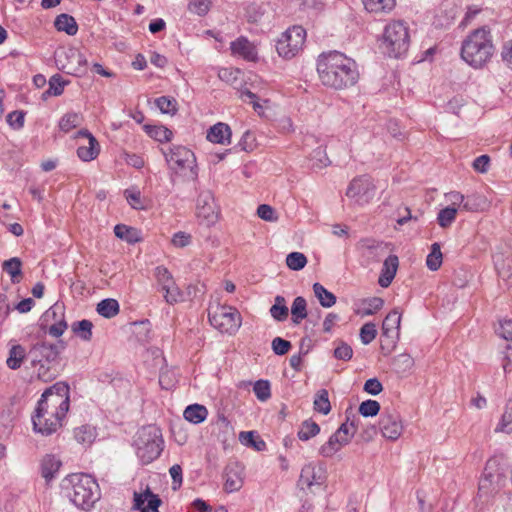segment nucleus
Listing matches in <instances>:
<instances>
[{
  "label": "nucleus",
  "mask_w": 512,
  "mask_h": 512,
  "mask_svg": "<svg viewBox=\"0 0 512 512\" xmlns=\"http://www.w3.org/2000/svg\"><path fill=\"white\" fill-rule=\"evenodd\" d=\"M70 407V387L59 381L47 388L41 395L32 415L33 429L43 436H49L62 427Z\"/></svg>",
  "instance_id": "obj_1"
},
{
  "label": "nucleus",
  "mask_w": 512,
  "mask_h": 512,
  "mask_svg": "<svg viewBox=\"0 0 512 512\" xmlns=\"http://www.w3.org/2000/svg\"><path fill=\"white\" fill-rule=\"evenodd\" d=\"M317 72L321 83L335 90L349 88L359 79L356 62L336 50L323 52L318 56Z\"/></svg>",
  "instance_id": "obj_2"
},
{
  "label": "nucleus",
  "mask_w": 512,
  "mask_h": 512,
  "mask_svg": "<svg viewBox=\"0 0 512 512\" xmlns=\"http://www.w3.org/2000/svg\"><path fill=\"white\" fill-rule=\"evenodd\" d=\"M61 488L64 495L83 511H90L101 497L96 479L85 473L66 476L62 480Z\"/></svg>",
  "instance_id": "obj_3"
},
{
  "label": "nucleus",
  "mask_w": 512,
  "mask_h": 512,
  "mask_svg": "<svg viewBox=\"0 0 512 512\" xmlns=\"http://www.w3.org/2000/svg\"><path fill=\"white\" fill-rule=\"evenodd\" d=\"M494 53L490 31L479 28L471 32L462 43L461 57L470 66L480 68Z\"/></svg>",
  "instance_id": "obj_4"
},
{
  "label": "nucleus",
  "mask_w": 512,
  "mask_h": 512,
  "mask_svg": "<svg viewBox=\"0 0 512 512\" xmlns=\"http://www.w3.org/2000/svg\"><path fill=\"white\" fill-rule=\"evenodd\" d=\"M160 151L171 171L187 180H197L198 167L196 157L190 149L181 145H173L168 148L161 147Z\"/></svg>",
  "instance_id": "obj_5"
},
{
  "label": "nucleus",
  "mask_w": 512,
  "mask_h": 512,
  "mask_svg": "<svg viewBox=\"0 0 512 512\" xmlns=\"http://www.w3.org/2000/svg\"><path fill=\"white\" fill-rule=\"evenodd\" d=\"M163 438L156 426L142 427L135 439L136 454L142 464H149L157 459L163 450Z\"/></svg>",
  "instance_id": "obj_6"
},
{
  "label": "nucleus",
  "mask_w": 512,
  "mask_h": 512,
  "mask_svg": "<svg viewBox=\"0 0 512 512\" xmlns=\"http://www.w3.org/2000/svg\"><path fill=\"white\" fill-rule=\"evenodd\" d=\"M65 348L66 343L63 340H59L55 344L39 341L31 345L28 351V358H30L33 367L39 365V377L44 378L49 370V366L46 367L43 362L47 364L57 363L59 355Z\"/></svg>",
  "instance_id": "obj_7"
},
{
  "label": "nucleus",
  "mask_w": 512,
  "mask_h": 512,
  "mask_svg": "<svg viewBox=\"0 0 512 512\" xmlns=\"http://www.w3.org/2000/svg\"><path fill=\"white\" fill-rule=\"evenodd\" d=\"M410 45L409 28L403 20H393L386 25V55L402 58Z\"/></svg>",
  "instance_id": "obj_8"
},
{
  "label": "nucleus",
  "mask_w": 512,
  "mask_h": 512,
  "mask_svg": "<svg viewBox=\"0 0 512 512\" xmlns=\"http://www.w3.org/2000/svg\"><path fill=\"white\" fill-rule=\"evenodd\" d=\"M210 324L221 333L234 334L241 326V315L231 306L216 305L208 310Z\"/></svg>",
  "instance_id": "obj_9"
},
{
  "label": "nucleus",
  "mask_w": 512,
  "mask_h": 512,
  "mask_svg": "<svg viewBox=\"0 0 512 512\" xmlns=\"http://www.w3.org/2000/svg\"><path fill=\"white\" fill-rule=\"evenodd\" d=\"M506 476L497 458H490L485 465L479 480L478 494L480 497H489L497 493L505 484Z\"/></svg>",
  "instance_id": "obj_10"
},
{
  "label": "nucleus",
  "mask_w": 512,
  "mask_h": 512,
  "mask_svg": "<svg viewBox=\"0 0 512 512\" xmlns=\"http://www.w3.org/2000/svg\"><path fill=\"white\" fill-rule=\"evenodd\" d=\"M306 31L301 26H293L282 33L276 43V50L280 57L291 59L295 57L305 43Z\"/></svg>",
  "instance_id": "obj_11"
},
{
  "label": "nucleus",
  "mask_w": 512,
  "mask_h": 512,
  "mask_svg": "<svg viewBox=\"0 0 512 512\" xmlns=\"http://www.w3.org/2000/svg\"><path fill=\"white\" fill-rule=\"evenodd\" d=\"M356 430L354 421L341 424L337 431L329 437L328 441L320 447L319 453L323 457H332L342 446L350 442Z\"/></svg>",
  "instance_id": "obj_12"
},
{
  "label": "nucleus",
  "mask_w": 512,
  "mask_h": 512,
  "mask_svg": "<svg viewBox=\"0 0 512 512\" xmlns=\"http://www.w3.org/2000/svg\"><path fill=\"white\" fill-rule=\"evenodd\" d=\"M375 195V185L371 177L362 175L354 178L346 191V196L352 199L359 205H364L370 202Z\"/></svg>",
  "instance_id": "obj_13"
},
{
  "label": "nucleus",
  "mask_w": 512,
  "mask_h": 512,
  "mask_svg": "<svg viewBox=\"0 0 512 512\" xmlns=\"http://www.w3.org/2000/svg\"><path fill=\"white\" fill-rule=\"evenodd\" d=\"M74 138L78 143L77 156L83 162H90L97 158L100 153V144L89 130H77Z\"/></svg>",
  "instance_id": "obj_14"
},
{
  "label": "nucleus",
  "mask_w": 512,
  "mask_h": 512,
  "mask_svg": "<svg viewBox=\"0 0 512 512\" xmlns=\"http://www.w3.org/2000/svg\"><path fill=\"white\" fill-rule=\"evenodd\" d=\"M197 216L213 222L216 219V203L214 195L210 190L199 193L196 202Z\"/></svg>",
  "instance_id": "obj_15"
},
{
  "label": "nucleus",
  "mask_w": 512,
  "mask_h": 512,
  "mask_svg": "<svg viewBox=\"0 0 512 512\" xmlns=\"http://www.w3.org/2000/svg\"><path fill=\"white\" fill-rule=\"evenodd\" d=\"M161 503L160 497L154 494L149 487L143 492H134L133 508L140 512H158Z\"/></svg>",
  "instance_id": "obj_16"
},
{
  "label": "nucleus",
  "mask_w": 512,
  "mask_h": 512,
  "mask_svg": "<svg viewBox=\"0 0 512 512\" xmlns=\"http://www.w3.org/2000/svg\"><path fill=\"white\" fill-rule=\"evenodd\" d=\"M357 250L359 251L363 261L368 265L372 262H379L381 260L384 247L374 239L365 238L358 242Z\"/></svg>",
  "instance_id": "obj_17"
},
{
  "label": "nucleus",
  "mask_w": 512,
  "mask_h": 512,
  "mask_svg": "<svg viewBox=\"0 0 512 512\" xmlns=\"http://www.w3.org/2000/svg\"><path fill=\"white\" fill-rule=\"evenodd\" d=\"M401 318L402 312L398 308L386 314V348L396 346L400 337Z\"/></svg>",
  "instance_id": "obj_18"
},
{
  "label": "nucleus",
  "mask_w": 512,
  "mask_h": 512,
  "mask_svg": "<svg viewBox=\"0 0 512 512\" xmlns=\"http://www.w3.org/2000/svg\"><path fill=\"white\" fill-rule=\"evenodd\" d=\"M224 489L228 493L236 492L243 485V467L238 462L229 463L225 468Z\"/></svg>",
  "instance_id": "obj_19"
},
{
  "label": "nucleus",
  "mask_w": 512,
  "mask_h": 512,
  "mask_svg": "<svg viewBox=\"0 0 512 512\" xmlns=\"http://www.w3.org/2000/svg\"><path fill=\"white\" fill-rule=\"evenodd\" d=\"M414 367V359L407 353L399 354L390 362V371L397 377L409 375Z\"/></svg>",
  "instance_id": "obj_20"
},
{
  "label": "nucleus",
  "mask_w": 512,
  "mask_h": 512,
  "mask_svg": "<svg viewBox=\"0 0 512 512\" xmlns=\"http://www.w3.org/2000/svg\"><path fill=\"white\" fill-rule=\"evenodd\" d=\"M230 48L234 55H239L248 61L257 59V51L254 45L245 37H239L231 42Z\"/></svg>",
  "instance_id": "obj_21"
},
{
  "label": "nucleus",
  "mask_w": 512,
  "mask_h": 512,
  "mask_svg": "<svg viewBox=\"0 0 512 512\" xmlns=\"http://www.w3.org/2000/svg\"><path fill=\"white\" fill-rule=\"evenodd\" d=\"M61 461L52 454H47L41 460V475L47 482L55 477L61 467Z\"/></svg>",
  "instance_id": "obj_22"
},
{
  "label": "nucleus",
  "mask_w": 512,
  "mask_h": 512,
  "mask_svg": "<svg viewBox=\"0 0 512 512\" xmlns=\"http://www.w3.org/2000/svg\"><path fill=\"white\" fill-rule=\"evenodd\" d=\"M239 441L246 447L253 448L257 452L266 450V443L256 431H242Z\"/></svg>",
  "instance_id": "obj_23"
},
{
  "label": "nucleus",
  "mask_w": 512,
  "mask_h": 512,
  "mask_svg": "<svg viewBox=\"0 0 512 512\" xmlns=\"http://www.w3.org/2000/svg\"><path fill=\"white\" fill-rule=\"evenodd\" d=\"M54 26L58 31L74 36L78 32V24L75 18L69 14L62 13L55 18Z\"/></svg>",
  "instance_id": "obj_24"
},
{
  "label": "nucleus",
  "mask_w": 512,
  "mask_h": 512,
  "mask_svg": "<svg viewBox=\"0 0 512 512\" xmlns=\"http://www.w3.org/2000/svg\"><path fill=\"white\" fill-rule=\"evenodd\" d=\"M26 357H28V352L22 345H20V344L12 345L9 350V355L6 360V364H7L8 368H10L12 370H17L21 367V365Z\"/></svg>",
  "instance_id": "obj_25"
},
{
  "label": "nucleus",
  "mask_w": 512,
  "mask_h": 512,
  "mask_svg": "<svg viewBox=\"0 0 512 512\" xmlns=\"http://www.w3.org/2000/svg\"><path fill=\"white\" fill-rule=\"evenodd\" d=\"M208 415V410L205 406L200 404H191L184 410L183 417L190 423H202Z\"/></svg>",
  "instance_id": "obj_26"
},
{
  "label": "nucleus",
  "mask_w": 512,
  "mask_h": 512,
  "mask_svg": "<svg viewBox=\"0 0 512 512\" xmlns=\"http://www.w3.org/2000/svg\"><path fill=\"white\" fill-rule=\"evenodd\" d=\"M319 477H316L315 467L311 464L305 465L302 470L298 480V486L301 489L311 488L313 485H321L322 482L319 481Z\"/></svg>",
  "instance_id": "obj_27"
},
{
  "label": "nucleus",
  "mask_w": 512,
  "mask_h": 512,
  "mask_svg": "<svg viewBox=\"0 0 512 512\" xmlns=\"http://www.w3.org/2000/svg\"><path fill=\"white\" fill-rule=\"evenodd\" d=\"M403 432L402 421L398 415H386V440H397Z\"/></svg>",
  "instance_id": "obj_28"
},
{
  "label": "nucleus",
  "mask_w": 512,
  "mask_h": 512,
  "mask_svg": "<svg viewBox=\"0 0 512 512\" xmlns=\"http://www.w3.org/2000/svg\"><path fill=\"white\" fill-rule=\"evenodd\" d=\"M22 262L20 258L13 257L8 260H5L2 264V269L6 273H8L11 277V282L13 284H17L22 279Z\"/></svg>",
  "instance_id": "obj_29"
},
{
  "label": "nucleus",
  "mask_w": 512,
  "mask_h": 512,
  "mask_svg": "<svg viewBox=\"0 0 512 512\" xmlns=\"http://www.w3.org/2000/svg\"><path fill=\"white\" fill-rule=\"evenodd\" d=\"M65 56L71 60V63L77 64L75 68H69L68 73L77 75L85 72L87 59L79 50L71 48L65 53Z\"/></svg>",
  "instance_id": "obj_30"
},
{
  "label": "nucleus",
  "mask_w": 512,
  "mask_h": 512,
  "mask_svg": "<svg viewBox=\"0 0 512 512\" xmlns=\"http://www.w3.org/2000/svg\"><path fill=\"white\" fill-rule=\"evenodd\" d=\"M93 323L90 320L83 319L75 321L71 325L72 332L83 341H90L92 339Z\"/></svg>",
  "instance_id": "obj_31"
},
{
  "label": "nucleus",
  "mask_w": 512,
  "mask_h": 512,
  "mask_svg": "<svg viewBox=\"0 0 512 512\" xmlns=\"http://www.w3.org/2000/svg\"><path fill=\"white\" fill-rule=\"evenodd\" d=\"M313 292L322 307L330 308L336 303V296L318 282L313 284Z\"/></svg>",
  "instance_id": "obj_32"
},
{
  "label": "nucleus",
  "mask_w": 512,
  "mask_h": 512,
  "mask_svg": "<svg viewBox=\"0 0 512 512\" xmlns=\"http://www.w3.org/2000/svg\"><path fill=\"white\" fill-rule=\"evenodd\" d=\"M69 84L68 80H64L60 74H54L48 81L49 88L43 93V98L47 96H60L66 85Z\"/></svg>",
  "instance_id": "obj_33"
},
{
  "label": "nucleus",
  "mask_w": 512,
  "mask_h": 512,
  "mask_svg": "<svg viewBox=\"0 0 512 512\" xmlns=\"http://www.w3.org/2000/svg\"><path fill=\"white\" fill-rule=\"evenodd\" d=\"M96 311L104 318H112L119 313V303L112 298L104 299L97 304Z\"/></svg>",
  "instance_id": "obj_34"
},
{
  "label": "nucleus",
  "mask_w": 512,
  "mask_h": 512,
  "mask_svg": "<svg viewBox=\"0 0 512 512\" xmlns=\"http://www.w3.org/2000/svg\"><path fill=\"white\" fill-rule=\"evenodd\" d=\"M291 319L294 324H299L307 317V302L304 297L298 296L294 299L291 306Z\"/></svg>",
  "instance_id": "obj_35"
},
{
  "label": "nucleus",
  "mask_w": 512,
  "mask_h": 512,
  "mask_svg": "<svg viewBox=\"0 0 512 512\" xmlns=\"http://www.w3.org/2000/svg\"><path fill=\"white\" fill-rule=\"evenodd\" d=\"M313 408L316 412L327 415L331 411V403L329 401V393L326 389H320L315 394Z\"/></svg>",
  "instance_id": "obj_36"
},
{
  "label": "nucleus",
  "mask_w": 512,
  "mask_h": 512,
  "mask_svg": "<svg viewBox=\"0 0 512 512\" xmlns=\"http://www.w3.org/2000/svg\"><path fill=\"white\" fill-rule=\"evenodd\" d=\"M270 314L279 322L285 321L288 318L289 309L283 296L277 295L275 297V303L270 308Z\"/></svg>",
  "instance_id": "obj_37"
},
{
  "label": "nucleus",
  "mask_w": 512,
  "mask_h": 512,
  "mask_svg": "<svg viewBox=\"0 0 512 512\" xmlns=\"http://www.w3.org/2000/svg\"><path fill=\"white\" fill-rule=\"evenodd\" d=\"M320 433V426L313 420L308 419L302 422L298 431V438L307 441Z\"/></svg>",
  "instance_id": "obj_38"
},
{
  "label": "nucleus",
  "mask_w": 512,
  "mask_h": 512,
  "mask_svg": "<svg viewBox=\"0 0 512 512\" xmlns=\"http://www.w3.org/2000/svg\"><path fill=\"white\" fill-rule=\"evenodd\" d=\"M442 253L440 244L435 242L431 245V251L426 258V265L431 271H436L442 264Z\"/></svg>",
  "instance_id": "obj_39"
},
{
  "label": "nucleus",
  "mask_w": 512,
  "mask_h": 512,
  "mask_svg": "<svg viewBox=\"0 0 512 512\" xmlns=\"http://www.w3.org/2000/svg\"><path fill=\"white\" fill-rule=\"evenodd\" d=\"M114 233L116 237L128 243H135L138 240L136 236L137 231L134 228L129 227L125 224H117L114 227Z\"/></svg>",
  "instance_id": "obj_40"
},
{
  "label": "nucleus",
  "mask_w": 512,
  "mask_h": 512,
  "mask_svg": "<svg viewBox=\"0 0 512 512\" xmlns=\"http://www.w3.org/2000/svg\"><path fill=\"white\" fill-rule=\"evenodd\" d=\"M74 438L78 443L91 444L95 438L94 429L89 425H82L74 429Z\"/></svg>",
  "instance_id": "obj_41"
},
{
  "label": "nucleus",
  "mask_w": 512,
  "mask_h": 512,
  "mask_svg": "<svg viewBox=\"0 0 512 512\" xmlns=\"http://www.w3.org/2000/svg\"><path fill=\"white\" fill-rule=\"evenodd\" d=\"M124 195H125V198H126L128 204L133 209H136V210L145 209V204H144L143 198L141 196V192L137 188L133 187V188L126 189L124 191Z\"/></svg>",
  "instance_id": "obj_42"
},
{
  "label": "nucleus",
  "mask_w": 512,
  "mask_h": 512,
  "mask_svg": "<svg viewBox=\"0 0 512 512\" xmlns=\"http://www.w3.org/2000/svg\"><path fill=\"white\" fill-rule=\"evenodd\" d=\"M219 78L226 83L236 86L242 82V71L234 68H222L218 73Z\"/></svg>",
  "instance_id": "obj_43"
},
{
  "label": "nucleus",
  "mask_w": 512,
  "mask_h": 512,
  "mask_svg": "<svg viewBox=\"0 0 512 512\" xmlns=\"http://www.w3.org/2000/svg\"><path fill=\"white\" fill-rule=\"evenodd\" d=\"M207 140L212 143L231 144L232 130H207Z\"/></svg>",
  "instance_id": "obj_44"
},
{
  "label": "nucleus",
  "mask_w": 512,
  "mask_h": 512,
  "mask_svg": "<svg viewBox=\"0 0 512 512\" xmlns=\"http://www.w3.org/2000/svg\"><path fill=\"white\" fill-rule=\"evenodd\" d=\"M307 264L306 256L301 252H291L286 257V265L294 271L303 269Z\"/></svg>",
  "instance_id": "obj_45"
},
{
  "label": "nucleus",
  "mask_w": 512,
  "mask_h": 512,
  "mask_svg": "<svg viewBox=\"0 0 512 512\" xmlns=\"http://www.w3.org/2000/svg\"><path fill=\"white\" fill-rule=\"evenodd\" d=\"M253 391L259 401H267L271 397L270 382L263 379L256 381L253 386Z\"/></svg>",
  "instance_id": "obj_46"
},
{
  "label": "nucleus",
  "mask_w": 512,
  "mask_h": 512,
  "mask_svg": "<svg viewBox=\"0 0 512 512\" xmlns=\"http://www.w3.org/2000/svg\"><path fill=\"white\" fill-rule=\"evenodd\" d=\"M457 215V208L448 206L438 213L437 221L442 228L449 227L455 220Z\"/></svg>",
  "instance_id": "obj_47"
},
{
  "label": "nucleus",
  "mask_w": 512,
  "mask_h": 512,
  "mask_svg": "<svg viewBox=\"0 0 512 512\" xmlns=\"http://www.w3.org/2000/svg\"><path fill=\"white\" fill-rule=\"evenodd\" d=\"M83 124V116L75 112L66 113L59 121V128H78Z\"/></svg>",
  "instance_id": "obj_48"
},
{
  "label": "nucleus",
  "mask_w": 512,
  "mask_h": 512,
  "mask_svg": "<svg viewBox=\"0 0 512 512\" xmlns=\"http://www.w3.org/2000/svg\"><path fill=\"white\" fill-rule=\"evenodd\" d=\"M496 432H512V399L506 405L501 421L495 429Z\"/></svg>",
  "instance_id": "obj_49"
},
{
  "label": "nucleus",
  "mask_w": 512,
  "mask_h": 512,
  "mask_svg": "<svg viewBox=\"0 0 512 512\" xmlns=\"http://www.w3.org/2000/svg\"><path fill=\"white\" fill-rule=\"evenodd\" d=\"M380 409L381 405L378 401L368 399L360 404L358 411L363 417H374L379 413Z\"/></svg>",
  "instance_id": "obj_50"
},
{
  "label": "nucleus",
  "mask_w": 512,
  "mask_h": 512,
  "mask_svg": "<svg viewBox=\"0 0 512 512\" xmlns=\"http://www.w3.org/2000/svg\"><path fill=\"white\" fill-rule=\"evenodd\" d=\"M237 145L243 151H252L257 146V139L253 130H245Z\"/></svg>",
  "instance_id": "obj_51"
},
{
  "label": "nucleus",
  "mask_w": 512,
  "mask_h": 512,
  "mask_svg": "<svg viewBox=\"0 0 512 512\" xmlns=\"http://www.w3.org/2000/svg\"><path fill=\"white\" fill-rule=\"evenodd\" d=\"M154 276L157 280L158 285L160 288L166 286V285H172L174 284L175 280L170 273V271L165 266H157L154 270Z\"/></svg>",
  "instance_id": "obj_52"
},
{
  "label": "nucleus",
  "mask_w": 512,
  "mask_h": 512,
  "mask_svg": "<svg viewBox=\"0 0 512 512\" xmlns=\"http://www.w3.org/2000/svg\"><path fill=\"white\" fill-rule=\"evenodd\" d=\"M399 267V259L396 255H389L386 258V288L392 283Z\"/></svg>",
  "instance_id": "obj_53"
},
{
  "label": "nucleus",
  "mask_w": 512,
  "mask_h": 512,
  "mask_svg": "<svg viewBox=\"0 0 512 512\" xmlns=\"http://www.w3.org/2000/svg\"><path fill=\"white\" fill-rule=\"evenodd\" d=\"M160 290L164 293L165 301L170 305L177 303L182 296L181 291L175 282L172 285H166L160 288Z\"/></svg>",
  "instance_id": "obj_54"
},
{
  "label": "nucleus",
  "mask_w": 512,
  "mask_h": 512,
  "mask_svg": "<svg viewBox=\"0 0 512 512\" xmlns=\"http://www.w3.org/2000/svg\"><path fill=\"white\" fill-rule=\"evenodd\" d=\"M155 105L162 113L168 114L176 111L177 102L172 97L161 96L155 99Z\"/></svg>",
  "instance_id": "obj_55"
},
{
  "label": "nucleus",
  "mask_w": 512,
  "mask_h": 512,
  "mask_svg": "<svg viewBox=\"0 0 512 512\" xmlns=\"http://www.w3.org/2000/svg\"><path fill=\"white\" fill-rule=\"evenodd\" d=\"M495 267L498 272V275L503 280H508L512 277V258L502 260L501 262L496 261Z\"/></svg>",
  "instance_id": "obj_56"
},
{
  "label": "nucleus",
  "mask_w": 512,
  "mask_h": 512,
  "mask_svg": "<svg viewBox=\"0 0 512 512\" xmlns=\"http://www.w3.org/2000/svg\"><path fill=\"white\" fill-rule=\"evenodd\" d=\"M211 0H190L189 10L199 16L207 14L210 9Z\"/></svg>",
  "instance_id": "obj_57"
},
{
  "label": "nucleus",
  "mask_w": 512,
  "mask_h": 512,
  "mask_svg": "<svg viewBox=\"0 0 512 512\" xmlns=\"http://www.w3.org/2000/svg\"><path fill=\"white\" fill-rule=\"evenodd\" d=\"M377 331L373 323H365L360 329V339L363 344L371 343L376 337Z\"/></svg>",
  "instance_id": "obj_58"
},
{
  "label": "nucleus",
  "mask_w": 512,
  "mask_h": 512,
  "mask_svg": "<svg viewBox=\"0 0 512 512\" xmlns=\"http://www.w3.org/2000/svg\"><path fill=\"white\" fill-rule=\"evenodd\" d=\"M353 356L352 347L344 341H340L334 350V357L339 360L348 361Z\"/></svg>",
  "instance_id": "obj_59"
},
{
  "label": "nucleus",
  "mask_w": 512,
  "mask_h": 512,
  "mask_svg": "<svg viewBox=\"0 0 512 512\" xmlns=\"http://www.w3.org/2000/svg\"><path fill=\"white\" fill-rule=\"evenodd\" d=\"M148 136L159 143H168L173 137V130H145Z\"/></svg>",
  "instance_id": "obj_60"
},
{
  "label": "nucleus",
  "mask_w": 512,
  "mask_h": 512,
  "mask_svg": "<svg viewBox=\"0 0 512 512\" xmlns=\"http://www.w3.org/2000/svg\"><path fill=\"white\" fill-rule=\"evenodd\" d=\"M291 347V342L281 337H275L272 340V350L276 355L282 356L287 354Z\"/></svg>",
  "instance_id": "obj_61"
},
{
  "label": "nucleus",
  "mask_w": 512,
  "mask_h": 512,
  "mask_svg": "<svg viewBox=\"0 0 512 512\" xmlns=\"http://www.w3.org/2000/svg\"><path fill=\"white\" fill-rule=\"evenodd\" d=\"M496 333L498 336L505 340H512V320H500L499 326L496 328Z\"/></svg>",
  "instance_id": "obj_62"
},
{
  "label": "nucleus",
  "mask_w": 512,
  "mask_h": 512,
  "mask_svg": "<svg viewBox=\"0 0 512 512\" xmlns=\"http://www.w3.org/2000/svg\"><path fill=\"white\" fill-rule=\"evenodd\" d=\"M67 328L68 325L65 320V317H61V319H58L56 322H54L52 325L48 327L47 332L50 336L58 338L63 335Z\"/></svg>",
  "instance_id": "obj_63"
},
{
  "label": "nucleus",
  "mask_w": 512,
  "mask_h": 512,
  "mask_svg": "<svg viewBox=\"0 0 512 512\" xmlns=\"http://www.w3.org/2000/svg\"><path fill=\"white\" fill-rule=\"evenodd\" d=\"M383 305V300L381 298L375 297L363 302V314L370 315L375 311L379 310Z\"/></svg>",
  "instance_id": "obj_64"
}]
</instances>
